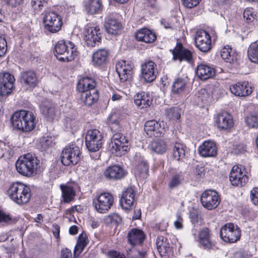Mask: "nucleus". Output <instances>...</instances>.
<instances>
[{
    "instance_id": "nucleus-38",
    "label": "nucleus",
    "mask_w": 258,
    "mask_h": 258,
    "mask_svg": "<svg viewBox=\"0 0 258 258\" xmlns=\"http://www.w3.org/2000/svg\"><path fill=\"white\" fill-rule=\"evenodd\" d=\"M185 145L179 142H175L173 149V157L178 161L182 160L185 157Z\"/></svg>"
},
{
    "instance_id": "nucleus-28",
    "label": "nucleus",
    "mask_w": 258,
    "mask_h": 258,
    "mask_svg": "<svg viewBox=\"0 0 258 258\" xmlns=\"http://www.w3.org/2000/svg\"><path fill=\"white\" fill-rule=\"evenodd\" d=\"M96 82L94 79L91 77H84L80 79L78 83L77 89L80 93L92 92V90H97L96 89Z\"/></svg>"
},
{
    "instance_id": "nucleus-14",
    "label": "nucleus",
    "mask_w": 258,
    "mask_h": 258,
    "mask_svg": "<svg viewBox=\"0 0 258 258\" xmlns=\"http://www.w3.org/2000/svg\"><path fill=\"white\" fill-rule=\"evenodd\" d=\"M241 165L233 166L229 175V179L233 185L242 186L248 181V178Z\"/></svg>"
},
{
    "instance_id": "nucleus-1",
    "label": "nucleus",
    "mask_w": 258,
    "mask_h": 258,
    "mask_svg": "<svg viewBox=\"0 0 258 258\" xmlns=\"http://www.w3.org/2000/svg\"><path fill=\"white\" fill-rule=\"evenodd\" d=\"M11 119L13 127L23 132L32 131L36 124V117L33 113L24 110L15 112Z\"/></svg>"
},
{
    "instance_id": "nucleus-39",
    "label": "nucleus",
    "mask_w": 258,
    "mask_h": 258,
    "mask_svg": "<svg viewBox=\"0 0 258 258\" xmlns=\"http://www.w3.org/2000/svg\"><path fill=\"white\" fill-rule=\"evenodd\" d=\"M149 167L147 163L142 161L139 163L134 169V173L136 177L141 179L147 177L148 175Z\"/></svg>"
},
{
    "instance_id": "nucleus-40",
    "label": "nucleus",
    "mask_w": 258,
    "mask_h": 258,
    "mask_svg": "<svg viewBox=\"0 0 258 258\" xmlns=\"http://www.w3.org/2000/svg\"><path fill=\"white\" fill-rule=\"evenodd\" d=\"M102 7L100 0H89L86 4V10L88 13L94 15L99 13Z\"/></svg>"
},
{
    "instance_id": "nucleus-50",
    "label": "nucleus",
    "mask_w": 258,
    "mask_h": 258,
    "mask_svg": "<svg viewBox=\"0 0 258 258\" xmlns=\"http://www.w3.org/2000/svg\"><path fill=\"white\" fill-rule=\"evenodd\" d=\"M17 219L10 213L1 211V223H5L7 225L15 224Z\"/></svg>"
},
{
    "instance_id": "nucleus-34",
    "label": "nucleus",
    "mask_w": 258,
    "mask_h": 258,
    "mask_svg": "<svg viewBox=\"0 0 258 258\" xmlns=\"http://www.w3.org/2000/svg\"><path fill=\"white\" fill-rule=\"evenodd\" d=\"M221 56L224 60L229 63H233L237 59L236 53L229 46H225L222 48Z\"/></svg>"
},
{
    "instance_id": "nucleus-9",
    "label": "nucleus",
    "mask_w": 258,
    "mask_h": 258,
    "mask_svg": "<svg viewBox=\"0 0 258 258\" xmlns=\"http://www.w3.org/2000/svg\"><path fill=\"white\" fill-rule=\"evenodd\" d=\"M81 154L80 148L75 144L68 145L62 150L61 161L65 166L75 165L80 160Z\"/></svg>"
},
{
    "instance_id": "nucleus-18",
    "label": "nucleus",
    "mask_w": 258,
    "mask_h": 258,
    "mask_svg": "<svg viewBox=\"0 0 258 258\" xmlns=\"http://www.w3.org/2000/svg\"><path fill=\"white\" fill-rule=\"evenodd\" d=\"M136 191L132 187L127 188L122 193L120 201L121 207L125 210L132 209L136 203Z\"/></svg>"
},
{
    "instance_id": "nucleus-45",
    "label": "nucleus",
    "mask_w": 258,
    "mask_h": 258,
    "mask_svg": "<svg viewBox=\"0 0 258 258\" xmlns=\"http://www.w3.org/2000/svg\"><path fill=\"white\" fill-rule=\"evenodd\" d=\"M52 144V138L49 136H44L40 139L37 143V148L41 151L46 150Z\"/></svg>"
},
{
    "instance_id": "nucleus-35",
    "label": "nucleus",
    "mask_w": 258,
    "mask_h": 258,
    "mask_svg": "<svg viewBox=\"0 0 258 258\" xmlns=\"http://www.w3.org/2000/svg\"><path fill=\"white\" fill-rule=\"evenodd\" d=\"M108 52L104 49H100L95 52L92 55V62L94 64L100 66L104 63L108 56Z\"/></svg>"
},
{
    "instance_id": "nucleus-10",
    "label": "nucleus",
    "mask_w": 258,
    "mask_h": 258,
    "mask_svg": "<svg viewBox=\"0 0 258 258\" xmlns=\"http://www.w3.org/2000/svg\"><path fill=\"white\" fill-rule=\"evenodd\" d=\"M85 143L88 150L91 152L97 151L102 147L103 135L98 130H89L86 136Z\"/></svg>"
},
{
    "instance_id": "nucleus-62",
    "label": "nucleus",
    "mask_w": 258,
    "mask_h": 258,
    "mask_svg": "<svg viewBox=\"0 0 258 258\" xmlns=\"http://www.w3.org/2000/svg\"><path fill=\"white\" fill-rule=\"evenodd\" d=\"M52 232L54 236L58 239L59 237V233H60V226L56 224H54L52 225Z\"/></svg>"
},
{
    "instance_id": "nucleus-5",
    "label": "nucleus",
    "mask_w": 258,
    "mask_h": 258,
    "mask_svg": "<svg viewBox=\"0 0 258 258\" xmlns=\"http://www.w3.org/2000/svg\"><path fill=\"white\" fill-rule=\"evenodd\" d=\"M128 149V142L125 137L120 133H115L108 147L110 153L115 156H121Z\"/></svg>"
},
{
    "instance_id": "nucleus-47",
    "label": "nucleus",
    "mask_w": 258,
    "mask_h": 258,
    "mask_svg": "<svg viewBox=\"0 0 258 258\" xmlns=\"http://www.w3.org/2000/svg\"><path fill=\"white\" fill-rule=\"evenodd\" d=\"M247 126L249 128L258 127V114L250 113L245 119Z\"/></svg>"
},
{
    "instance_id": "nucleus-26",
    "label": "nucleus",
    "mask_w": 258,
    "mask_h": 258,
    "mask_svg": "<svg viewBox=\"0 0 258 258\" xmlns=\"http://www.w3.org/2000/svg\"><path fill=\"white\" fill-rule=\"evenodd\" d=\"M104 27L106 32L111 35L118 34L121 29L120 23L111 16L105 18Z\"/></svg>"
},
{
    "instance_id": "nucleus-57",
    "label": "nucleus",
    "mask_w": 258,
    "mask_h": 258,
    "mask_svg": "<svg viewBox=\"0 0 258 258\" xmlns=\"http://www.w3.org/2000/svg\"><path fill=\"white\" fill-rule=\"evenodd\" d=\"M184 7L187 8H192L197 6L201 0H181Z\"/></svg>"
},
{
    "instance_id": "nucleus-44",
    "label": "nucleus",
    "mask_w": 258,
    "mask_h": 258,
    "mask_svg": "<svg viewBox=\"0 0 258 258\" xmlns=\"http://www.w3.org/2000/svg\"><path fill=\"white\" fill-rule=\"evenodd\" d=\"M183 179V176L181 172L173 174L168 184L169 187L172 189L175 188L181 184Z\"/></svg>"
},
{
    "instance_id": "nucleus-7",
    "label": "nucleus",
    "mask_w": 258,
    "mask_h": 258,
    "mask_svg": "<svg viewBox=\"0 0 258 258\" xmlns=\"http://www.w3.org/2000/svg\"><path fill=\"white\" fill-rule=\"evenodd\" d=\"M44 27L46 30L55 33L61 28L62 21L61 16L54 11H49L45 13L43 18Z\"/></svg>"
},
{
    "instance_id": "nucleus-37",
    "label": "nucleus",
    "mask_w": 258,
    "mask_h": 258,
    "mask_svg": "<svg viewBox=\"0 0 258 258\" xmlns=\"http://www.w3.org/2000/svg\"><path fill=\"white\" fill-rule=\"evenodd\" d=\"M60 189L62 191V197L66 203L72 201L75 198L76 192L74 189L68 185H60Z\"/></svg>"
},
{
    "instance_id": "nucleus-4",
    "label": "nucleus",
    "mask_w": 258,
    "mask_h": 258,
    "mask_svg": "<svg viewBox=\"0 0 258 258\" xmlns=\"http://www.w3.org/2000/svg\"><path fill=\"white\" fill-rule=\"evenodd\" d=\"M54 55L60 61L69 62L73 60L77 55V48L72 42L67 43L64 40H60L54 47Z\"/></svg>"
},
{
    "instance_id": "nucleus-11",
    "label": "nucleus",
    "mask_w": 258,
    "mask_h": 258,
    "mask_svg": "<svg viewBox=\"0 0 258 258\" xmlns=\"http://www.w3.org/2000/svg\"><path fill=\"white\" fill-rule=\"evenodd\" d=\"M100 27L98 26L90 27L86 26L84 31V39L88 46L95 47L101 41L102 33Z\"/></svg>"
},
{
    "instance_id": "nucleus-63",
    "label": "nucleus",
    "mask_w": 258,
    "mask_h": 258,
    "mask_svg": "<svg viewBox=\"0 0 258 258\" xmlns=\"http://www.w3.org/2000/svg\"><path fill=\"white\" fill-rule=\"evenodd\" d=\"M61 258H72L71 251L66 248L61 250Z\"/></svg>"
},
{
    "instance_id": "nucleus-22",
    "label": "nucleus",
    "mask_w": 258,
    "mask_h": 258,
    "mask_svg": "<svg viewBox=\"0 0 258 258\" xmlns=\"http://www.w3.org/2000/svg\"><path fill=\"white\" fill-rule=\"evenodd\" d=\"M232 94L237 96L245 97L252 93L251 87L248 82H238L230 87Z\"/></svg>"
},
{
    "instance_id": "nucleus-3",
    "label": "nucleus",
    "mask_w": 258,
    "mask_h": 258,
    "mask_svg": "<svg viewBox=\"0 0 258 258\" xmlns=\"http://www.w3.org/2000/svg\"><path fill=\"white\" fill-rule=\"evenodd\" d=\"M39 160L31 154L21 156L16 162L17 171L23 176H32L36 173Z\"/></svg>"
},
{
    "instance_id": "nucleus-6",
    "label": "nucleus",
    "mask_w": 258,
    "mask_h": 258,
    "mask_svg": "<svg viewBox=\"0 0 258 258\" xmlns=\"http://www.w3.org/2000/svg\"><path fill=\"white\" fill-rule=\"evenodd\" d=\"M114 204L113 196L107 192H103L96 196L93 200V205L99 213L104 214L111 209Z\"/></svg>"
},
{
    "instance_id": "nucleus-55",
    "label": "nucleus",
    "mask_w": 258,
    "mask_h": 258,
    "mask_svg": "<svg viewBox=\"0 0 258 258\" xmlns=\"http://www.w3.org/2000/svg\"><path fill=\"white\" fill-rule=\"evenodd\" d=\"M254 16L255 15L252 8H248L244 10L243 12V18L247 23L252 22L254 19Z\"/></svg>"
},
{
    "instance_id": "nucleus-49",
    "label": "nucleus",
    "mask_w": 258,
    "mask_h": 258,
    "mask_svg": "<svg viewBox=\"0 0 258 258\" xmlns=\"http://www.w3.org/2000/svg\"><path fill=\"white\" fill-rule=\"evenodd\" d=\"M166 116L170 119H178L180 117V109L177 107H172L166 110Z\"/></svg>"
},
{
    "instance_id": "nucleus-15",
    "label": "nucleus",
    "mask_w": 258,
    "mask_h": 258,
    "mask_svg": "<svg viewBox=\"0 0 258 258\" xmlns=\"http://www.w3.org/2000/svg\"><path fill=\"white\" fill-rule=\"evenodd\" d=\"M145 131L150 136L160 137L166 132V127L163 122H159L155 120L147 121L144 126Z\"/></svg>"
},
{
    "instance_id": "nucleus-31",
    "label": "nucleus",
    "mask_w": 258,
    "mask_h": 258,
    "mask_svg": "<svg viewBox=\"0 0 258 258\" xmlns=\"http://www.w3.org/2000/svg\"><path fill=\"white\" fill-rule=\"evenodd\" d=\"M128 242L132 245L142 243L145 238L144 232L140 229H133L127 234Z\"/></svg>"
},
{
    "instance_id": "nucleus-58",
    "label": "nucleus",
    "mask_w": 258,
    "mask_h": 258,
    "mask_svg": "<svg viewBox=\"0 0 258 258\" xmlns=\"http://www.w3.org/2000/svg\"><path fill=\"white\" fill-rule=\"evenodd\" d=\"M198 97L204 103L209 98V95L205 89H201L198 92Z\"/></svg>"
},
{
    "instance_id": "nucleus-64",
    "label": "nucleus",
    "mask_w": 258,
    "mask_h": 258,
    "mask_svg": "<svg viewBox=\"0 0 258 258\" xmlns=\"http://www.w3.org/2000/svg\"><path fill=\"white\" fill-rule=\"evenodd\" d=\"M3 44L4 45V46L1 47V57L3 55H5L6 54L7 50V43L5 38L3 39Z\"/></svg>"
},
{
    "instance_id": "nucleus-33",
    "label": "nucleus",
    "mask_w": 258,
    "mask_h": 258,
    "mask_svg": "<svg viewBox=\"0 0 258 258\" xmlns=\"http://www.w3.org/2000/svg\"><path fill=\"white\" fill-rule=\"evenodd\" d=\"M211 235L208 228L203 229L199 233L200 243L205 248L210 249L214 245L211 239Z\"/></svg>"
},
{
    "instance_id": "nucleus-43",
    "label": "nucleus",
    "mask_w": 258,
    "mask_h": 258,
    "mask_svg": "<svg viewBox=\"0 0 258 258\" xmlns=\"http://www.w3.org/2000/svg\"><path fill=\"white\" fill-rule=\"evenodd\" d=\"M151 149L158 154H163L167 150V145L164 141L156 140L152 143Z\"/></svg>"
},
{
    "instance_id": "nucleus-17",
    "label": "nucleus",
    "mask_w": 258,
    "mask_h": 258,
    "mask_svg": "<svg viewBox=\"0 0 258 258\" xmlns=\"http://www.w3.org/2000/svg\"><path fill=\"white\" fill-rule=\"evenodd\" d=\"M200 155L203 157H214L217 154V147L214 141H204L198 148Z\"/></svg>"
},
{
    "instance_id": "nucleus-52",
    "label": "nucleus",
    "mask_w": 258,
    "mask_h": 258,
    "mask_svg": "<svg viewBox=\"0 0 258 258\" xmlns=\"http://www.w3.org/2000/svg\"><path fill=\"white\" fill-rule=\"evenodd\" d=\"M128 254L132 258H146L147 255V252L145 249H133L130 250V252Z\"/></svg>"
},
{
    "instance_id": "nucleus-48",
    "label": "nucleus",
    "mask_w": 258,
    "mask_h": 258,
    "mask_svg": "<svg viewBox=\"0 0 258 258\" xmlns=\"http://www.w3.org/2000/svg\"><path fill=\"white\" fill-rule=\"evenodd\" d=\"M156 245L159 251L168 250L169 248V244L167 242L166 238L162 236H159L156 240Z\"/></svg>"
},
{
    "instance_id": "nucleus-60",
    "label": "nucleus",
    "mask_w": 258,
    "mask_h": 258,
    "mask_svg": "<svg viewBox=\"0 0 258 258\" xmlns=\"http://www.w3.org/2000/svg\"><path fill=\"white\" fill-rule=\"evenodd\" d=\"M108 258H126L123 254L115 250H111L108 253Z\"/></svg>"
},
{
    "instance_id": "nucleus-16",
    "label": "nucleus",
    "mask_w": 258,
    "mask_h": 258,
    "mask_svg": "<svg viewBox=\"0 0 258 258\" xmlns=\"http://www.w3.org/2000/svg\"><path fill=\"white\" fill-rule=\"evenodd\" d=\"M134 66L125 60L118 61L116 63V71L121 82H125L131 78Z\"/></svg>"
},
{
    "instance_id": "nucleus-61",
    "label": "nucleus",
    "mask_w": 258,
    "mask_h": 258,
    "mask_svg": "<svg viewBox=\"0 0 258 258\" xmlns=\"http://www.w3.org/2000/svg\"><path fill=\"white\" fill-rule=\"evenodd\" d=\"M3 1L7 5L16 7L20 5L23 3V0H3Z\"/></svg>"
},
{
    "instance_id": "nucleus-59",
    "label": "nucleus",
    "mask_w": 258,
    "mask_h": 258,
    "mask_svg": "<svg viewBox=\"0 0 258 258\" xmlns=\"http://www.w3.org/2000/svg\"><path fill=\"white\" fill-rule=\"evenodd\" d=\"M174 225L177 229H181L183 228V219L179 213L176 214V220L174 221Z\"/></svg>"
},
{
    "instance_id": "nucleus-29",
    "label": "nucleus",
    "mask_w": 258,
    "mask_h": 258,
    "mask_svg": "<svg viewBox=\"0 0 258 258\" xmlns=\"http://www.w3.org/2000/svg\"><path fill=\"white\" fill-rule=\"evenodd\" d=\"M196 73L197 76L203 80L212 78L216 74L213 67L204 63H201L197 67Z\"/></svg>"
},
{
    "instance_id": "nucleus-30",
    "label": "nucleus",
    "mask_w": 258,
    "mask_h": 258,
    "mask_svg": "<svg viewBox=\"0 0 258 258\" xmlns=\"http://www.w3.org/2000/svg\"><path fill=\"white\" fill-rule=\"evenodd\" d=\"M136 39L139 41L144 42L146 43H151L156 39L155 33L148 28H142L136 33Z\"/></svg>"
},
{
    "instance_id": "nucleus-25",
    "label": "nucleus",
    "mask_w": 258,
    "mask_h": 258,
    "mask_svg": "<svg viewBox=\"0 0 258 258\" xmlns=\"http://www.w3.org/2000/svg\"><path fill=\"white\" fill-rule=\"evenodd\" d=\"M15 81L14 76L8 73H4L1 81V96L7 95L12 92Z\"/></svg>"
},
{
    "instance_id": "nucleus-51",
    "label": "nucleus",
    "mask_w": 258,
    "mask_h": 258,
    "mask_svg": "<svg viewBox=\"0 0 258 258\" xmlns=\"http://www.w3.org/2000/svg\"><path fill=\"white\" fill-rule=\"evenodd\" d=\"M107 123L112 131H116L119 128V122L115 114H111L107 119Z\"/></svg>"
},
{
    "instance_id": "nucleus-24",
    "label": "nucleus",
    "mask_w": 258,
    "mask_h": 258,
    "mask_svg": "<svg viewBox=\"0 0 258 258\" xmlns=\"http://www.w3.org/2000/svg\"><path fill=\"white\" fill-rule=\"evenodd\" d=\"M172 53L174 60L178 59L180 61L185 60L189 62L192 59L191 52L183 47L181 43L177 44L172 50Z\"/></svg>"
},
{
    "instance_id": "nucleus-27",
    "label": "nucleus",
    "mask_w": 258,
    "mask_h": 258,
    "mask_svg": "<svg viewBox=\"0 0 258 258\" xmlns=\"http://www.w3.org/2000/svg\"><path fill=\"white\" fill-rule=\"evenodd\" d=\"M21 83L27 88H33L38 83V79L36 74L32 71L23 72L20 76Z\"/></svg>"
},
{
    "instance_id": "nucleus-20",
    "label": "nucleus",
    "mask_w": 258,
    "mask_h": 258,
    "mask_svg": "<svg viewBox=\"0 0 258 258\" xmlns=\"http://www.w3.org/2000/svg\"><path fill=\"white\" fill-rule=\"evenodd\" d=\"M215 122L220 130L230 129L234 124L232 116L227 112H221L215 117Z\"/></svg>"
},
{
    "instance_id": "nucleus-53",
    "label": "nucleus",
    "mask_w": 258,
    "mask_h": 258,
    "mask_svg": "<svg viewBox=\"0 0 258 258\" xmlns=\"http://www.w3.org/2000/svg\"><path fill=\"white\" fill-rule=\"evenodd\" d=\"M108 223L119 224L121 221V218L117 213H112L106 216L105 219Z\"/></svg>"
},
{
    "instance_id": "nucleus-41",
    "label": "nucleus",
    "mask_w": 258,
    "mask_h": 258,
    "mask_svg": "<svg viewBox=\"0 0 258 258\" xmlns=\"http://www.w3.org/2000/svg\"><path fill=\"white\" fill-rule=\"evenodd\" d=\"M88 242V240L86 234L84 233L80 234L77 243L75 247L74 255H79L82 252Z\"/></svg>"
},
{
    "instance_id": "nucleus-42",
    "label": "nucleus",
    "mask_w": 258,
    "mask_h": 258,
    "mask_svg": "<svg viewBox=\"0 0 258 258\" xmlns=\"http://www.w3.org/2000/svg\"><path fill=\"white\" fill-rule=\"evenodd\" d=\"M247 55L251 62L258 64V40L250 44L247 50Z\"/></svg>"
},
{
    "instance_id": "nucleus-32",
    "label": "nucleus",
    "mask_w": 258,
    "mask_h": 258,
    "mask_svg": "<svg viewBox=\"0 0 258 258\" xmlns=\"http://www.w3.org/2000/svg\"><path fill=\"white\" fill-rule=\"evenodd\" d=\"M99 98L98 90H92V92L80 93V100L82 103L87 106H91L96 103Z\"/></svg>"
},
{
    "instance_id": "nucleus-54",
    "label": "nucleus",
    "mask_w": 258,
    "mask_h": 258,
    "mask_svg": "<svg viewBox=\"0 0 258 258\" xmlns=\"http://www.w3.org/2000/svg\"><path fill=\"white\" fill-rule=\"evenodd\" d=\"M48 0H32L31 6L36 11H40L45 7Z\"/></svg>"
},
{
    "instance_id": "nucleus-13",
    "label": "nucleus",
    "mask_w": 258,
    "mask_h": 258,
    "mask_svg": "<svg viewBox=\"0 0 258 258\" xmlns=\"http://www.w3.org/2000/svg\"><path fill=\"white\" fill-rule=\"evenodd\" d=\"M195 42L196 47L202 52H208L211 48V36L204 30H200L197 32Z\"/></svg>"
},
{
    "instance_id": "nucleus-56",
    "label": "nucleus",
    "mask_w": 258,
    "mask_h": 258,
    "mask_svg": "<svg viewBox=\"0 0 258 258\" xmlns=\"http://www.w3.org/2000/svg\"><path fill=\"white\" fill-rule=\"evenodd\" d=\"M250 199L254 205L258 206V187L253 188L251 190Z\"/></svg>"
},
{
    "instance_id": "nucleus-46",
    "label": "nucleus",
    "mask_w": 258,
    "mask_h": 258,
    "mask_svg": "<svg viewBox=\"0 0 258 258\" xmlns=\"http://www.w3.org/2000/svg\"><path fill=\"white\" fill-rule=\"evenodd\" d=\"M185 86L184 80L181 78H177L173 83L172 92L174 94H179L184 90Z\"/></svg>"
},
{
    "instance_id": "nucleus-12",
    "label": "nucleus",
    "mask_w": 258,
    "mask_h": 258,
    "mask_svg": "<svg viewBox=\"0 0 258 258\" xmlns=\"http://www.w3.org/2000/svg\"><path fill=\"white\" fill-rule=\"evenodd\" d=\"M201 202L205 208L211 210L218 207L220 202V199L215 190H207L202 194Z\"/></svg>"
},
{
    "instance_id": "nucleus-2",
    "label": "nucleus",
    "mask_w": 258,
    "mask_h": 258,
    "mask_svg": "<svg viewBox=\"0 0 258 258\" xmlns=\"http://www.w3.org/2000/svg\"><path fill=\"white\" fill-rule=\"evenodd\" d=\"M9 197L19 205L27 204L30 200L31 192L30 188L21 182L12 183L7 190Z\"/></svg>"
},
{
    "instance_id": "nucleus-19",
    "label": "nucleus",
    "mask_w": 258,
    "mask_h": 258,
    "mask_svg": "<svg viewBox=\"0 0 258 258\" xmlns=\"http://www.w3.org/2000/svg\"><path fill=\"white\" fill-rule=\"evenodd\" d=\"M156 64L152 61L145 62L141 66V74L146 82H153L156 78Z\"/></svg>"
},
{
    "instance_id": "nucleus-36",
    "label": "nucleus",
    "mask_w": 258,
    "mask_h": 258,
    "mask_svg": "<svg viewBox=\"0 0 258 258\" xmlns=\"http://www.w3.org/2000/svg\"><path fill=\"white\" fill-rule=\"evenodd\" d=\"M42 114L49 119H53L56 114L55 107L50 103H43L40 106Z\"/></svg>"
},
{
    "instance_id": "nucleus-8",
    "label": "nucleus",
    "mask_w": 258,
    "mask_h": 258,
    "mask_svg": "<svg viewBox=\"0 0 258 258\" xmlns=\"http://www.w3.org/2000/svg\"><path fill=\"white\" fill-rule=\"evenodd\" d=\"M220 236L225 242L234 243L240 239L241 230L237 225L228 223L221 228Z\"/></svg>"
},
{
    "instance_id": "nucleus-23",
    "label": "nucleus",
    "mask_w": 258,
    "mask_h": 258,
    "mask_svg": "<svg viewBox=\"0 0 258 258\" xmlns=\"http://www.w3.org/2000/svg\"><path fill=\"white\" fill-rule=\"evenodd\" d=\"M135 105L140 109L149 108L152 102V97L148 92L141 91L137 93L134 97Z\"/></svg>"
},
{
    "instance_id": "nucleus-21",
    "label": "nucleus",
    "mask_w": 258,
    "mask_h": 258,
    "mask_svg": "<svg viewBox=\"0 0 258 258\" xmlns=\"http://www.w3.org/2000/svg\"><path fill=\"white\" fill-rule=\"evenodd\" d=\"M125 171L122 167L114 165L110 166L103 171V175L105 178L110 180H118L124 177Z\"/></svg>"
}]
</instances>
